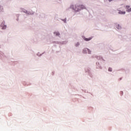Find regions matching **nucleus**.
Instances as JSON below:
<instances>
[{
  "label": "nucleus",
  "mask_w": 131,
  "mask_h": 131,
  "mask_svg": "<svg viewBox=\"0 0 131 131\" xmlns=\"http://www.w3.org/2000/svg\"><path fill=\"white\" fill-rule=\"evenodd\" d=\"M108 71H110V72H112V68H108Z\"/></svg>",
  "instance_id": "6e6552de"
},
{
  "label": "nucleus",
  "mask_w": 131,
  "mask_h": 131,
  "mask_svg": "<svg viewBox=\"0 0 131 131\" xmlns=\"http://www.w3.org/2000/svg\"><path fill=\"white\" fill-rule=\"evenodd\" d=\"M116 27L118 29H121V27L119 25H117Z\"/></svg>",
  "instance_id": "0eeeda50"
},
{
  "label": "nucleus",
  "mask_w": 131,
  "mask_h": 131,
  "mask_svg": "<svg viewBox=\"0 0 131 131\" xmlns=\"http://www.w3.org/2000/svg\"><path fill=\"white\" fill-rule=\"evenodd\" d=\"M54 34H56V36H59V35H60V33L56 32H54Z\"/></svg>",
  "instance_id": "423d86ee"
},
{
  "label": "nucleus",
  "mask_w": 131,
  "mask_h": 131,
  "mask_svg": "<svg viewBox=\"0 0 131 131\" xmlns=\"http://www.w3.org/2000/svg\"><path fill=\"white\" fill-rule=\"evenodd\" d=\"M119 14H125V11H119Z\"/></svg>",
  "instance_id": "39448f33"
},
{
  "label": "nucleus",
  "mask_w": 131,
  "mask_h": 131,
  "mask_svg": "<svg viewBox=\"0 0 131 131\" xmlns=\"http://www.w3.org/2000/svg\"><path fill=\"white\" fill-rule=\"evenodd\" d=\"M83 53H85L84 52H86V53H87V52H88L89 54H91V51L90 50V49H89L88 48L83 49Z\"/></svg>",
  "instance_id": "f03ea898"
},
{
  "label": "nucleus",
  "mask_w": 131,
  "mask_h": 131,
  "mask_svg": "<svg viewBox=\"0 0 131 131\" xmlns=\"http://www.w3.org/2000/svg\"><path fill=\"white\" fill-rule=\"evenodd\" d=\"M109 1V2H111V0H108Z\"/></svg>",
  "instance_id": "1a4fd4ad"
},
{
  "label": "nucleus",
  "mask_w": 131,
  "mask_h": 131,
  "mask_svg": "<svg viewBox=\"0 0 131 131\" xmlns=\"http://www.w3.org/2000/svg\"><path fill=\"white\" fill-rule=\"evenodd\" d=\"M71 7L73 10H75V11H76V12H78V11H79V10L85 9V6H84L83 5H79V6L78 5H72V6H71Z\"/></svg>",
  "instance_id": "f257e3e1"
},
{
  "label": "nucleus",
  "mask_w": 131,
  "mask_h": 131,
  "mask_svg": "<svg viewBox=\"0 0 131 131\" xmlns=\"http://www.w3.org/2000/svg\"><path fill=\"white\" fill-rule=\"evenodd\" d=\"M126 9L127 12H131V8L129 6H126Z\"/></svg>",
  "instance_id": "7ed1b4c3"
},
{
  "label": "nucleus",
  "mask_w": 131,
  "mask_h": 131,
  "mask_svg": "<svg viewBox=\"0 0 131 131\" xmlns=\"http://www.w3.org/2000/svg\"><path fill=\"white\" fill-rule=\"evenodd\" d=\"M92 38H93V37H90L89 38H84V40H85V41H90V40H91V39H92Z\"/></svg>",
  "instance_id": "20e7f679"
}]
</instances>
